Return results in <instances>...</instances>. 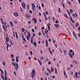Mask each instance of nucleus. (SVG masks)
Here are the masks:
<instances>
[{
    "label": "nucleus",
    "mask_w": 80,
    "mask_h": 80,
    "mask_svg": "<svg viewBox=\"0 0 80 80\" xmlns=\"http://www.w3.org/2000/svg\"><path fill=\"white\" fill-rule=\"evenodd\" d=\"M30 53L31 54V55H33V54H32V51H30Z\"/></svg>",
    "instance_id": "nucleus-55"
},
{
    "label": "nucleus",
    "mask_w": 80,
    "mask_h": 80,
    "mask_svg": "<svg viewBox=\"0 0 80 80\" xmlns=\"http://www.w3.org/2000/svg\"><path fill=\"white\" fill-rule=\"evenodd\" d=\"M4 72L5 73V76H6V75H7V72L5 70Z\"/></svg>",
    "instance_id": "nucleus-37"
},
{
    "label": "nucleus",
    "mask_w": 80,
    "mask_h": 80,
    "mask_svg": "<svg viewBox=\"0 0 80 80\" xmlns=\"http://www.w3.org/2000/svg\"><path fill=\"white\" fill-rule=\"evenodd\" d=\"M24 28H22V32H24Z\"/></svg>",
    "instance_id": "nucleus-42"
},
{
    "label": "nucleus",
    "mask_w": 80,
    "mask_h": 80,
    "mask_svg": "<svg viewBox=\"0 0 80 80\" xmlns=\"http://www.w3.org/2000/svg\"><path fill=\"white\" fill-rule=\"evenodd\" d=\"M68 15H69L70 16L71 14H70V12H69V11H68Z\"/></svg>",
    "instance_id": "nucleus-59"
},
{
    "label": "nucleus",
    "mask_w": 80,
    "mask_h": 80,
    "mask_svg": "<svg viewBox=\"0 0 80 80\" xmlns=\"http://www.w3.org/2000/svg\"><path fill=\"white\" fill-rule=\"evenodd\" d=\"M54 26H55V27L58 28V27H59V24H55Z\"/></svg>",
    "instance_id": "nucleus-17"
},
{
    "label": "nucleus",
    "mask_w": 80,
    "mask_h": 80,
    "mask_svg": "<svg viewBox=\"0 0 80 80\" xmlns=\"http://www.w3.org/2000/svg\"><path fill=\"white\" fill-rule=\"evenodd\" d=\"M27 33L28 35V36L29 37H30V32H27Z\"/></svg>",
    "instance_id": "nucleus-21"
},
{
    "label": "nucleus",
    "mask_w": 80,
    "mask_h": 80,
    "mask_svg": "<svg viewBox=\"0 0 80 80\" xmlns=\"http://www.w3.org/2000/svg\"><path fill=\"white\" fill-rule=\"evenodd\" d=\"M16 62H18V57L17 56L16 58Z\"/></svg>",
    "instance_id": "nucleus-20"
},
{
    "label": "nucleus",
    "mask_w": 80,
    "mask_h": 80,
    "mask_svg": "<svg viewBox=\"0 0 80 80\" xmlns=\"http://www.w3.org/2000/svg\"><path fill=\"white\" fill-rule=\"evenodd\" d=\"M5 38H6V42H7L8 43V41L10 40V39H9V38H8V37H6Z\"/></svg>",
    "instance_id": "nucleus-9"
},
{
    "label": "nucleus",
    "mask_w": 80,
    "mask_h": 80,
    "mask_svg": "<svg viewBox=\"0 0 80 80\" xmlns=\"http://www.w3.org/2000/svg\"><path fill=\"white\" fill-rule=\"evenodd\" d=\"M27 39L28 40H29V39H30L28 37V36H27Z\"/></svg>",
    "instance_id": "nucleus-46"
},
{
    "label": "nucleus",
    "mask_w": 80,
    "mask_h": 80,
    "mask_svg": "<svg viewBox=\"0 0 80 80\" xmlns=\"http://www.w3.org/2000/svg\"><path fill=\"white\" fill-rule=\"evenodd\" d=\"M46 15H48V11H46Z\"/></svg>",
    "instance_id": "nucleus-43"
},
{
    "label": "nucleus",
    "mask_w": 80,
    "mask_h": 80,
    "mask_svg": "<svg viewBox=\"0 0 80 80\" xmlns=\"http://www.w3.org/2000/svg\"><path fill=\"white\" fill-rule=\"evenodd\" d=\"M73 72L71 71V75H73Z\"/></svg>",
    "instance_id": "nucleus-51"
},
{
    "label": "nucleus",
    "mask_w": 80,
    "mask_h": 80,
    "mask_svg": "<svg viewBox=\"0 0 80 80\" xmlns=\"http://www.w3.org/2000/svg\"><path fill=\"white\" fill-rule=\"evenodd\" d=\"M23 39V41H24V42H26V40L25 39V38H24Z\"/></svg>",
    "instance_id": "nucleus-47"
},
{
    "label": "nucleus",
    "mask_w": 80,
    "mask_h": 80,
    "mask_svg": "<svg viewBox=\"0 0 80 80\" xmlns=\"http://www.w3.org/2000/svg\"><path fill=\"white\" fill-rule=\"evenodd\" d=\"M32 10L33 11H34L35 10V9L34 8L35 7V4H34V3H32Z\"/></svg>",
    "instance_id": "nucleus-4"
},
{
    "label": "nucleus",
    "mask_w": 80,
    "mask_h": 80,
    "mask_svg": "<svg viewBox=\"0 0 80 80\" xmlns=\"http://www.w3.org/2000/svg\"><path fill=\"white\" fill-rule=\"evenodd\" d=\"M64 16L66 17V18H68V16H67V15L66 14H64Z\"/></svg>",
    "instance_id": "nucleus-24"
},
{
    "label": "nucleus",
    "mask_w": 80,
    "mask_h": 80,
    "mask_svg": "<svg viewBox=\"0 0 80 80\" xmlns=\"http://www.w3.org/2000/svg\"><path fill=\"white\" fill-rule=\"evenodd\" d=\"M61 5H62V7H65V5H64L63 3V2L61 3Z\"/></svg>",
    "instance_id": "nucleus-34"
},
{
    "label": "nucleus",
    "mask_w": 80,
    "mask_h": 80,
    "mask_svg": "<svg viewBox=\"0 0 80 80\" xmlns=\"http://www.w3.org/2000/svg\"><path fill=\"white\" fill-rule=\"evenodd\" d=\"M12 65H13L14 67H16L15 68L16 69V70H17V69H18V63L16 62L15 63L14 62H12ZM15 64L16 65H15Z\"/></svg>",
    "instance_id": "nucleus-1"
},
{
    "label": "nucleus",
    "mask_w": 80,
    "mask_h": 80,
    "mask_svg": "<svg viewBox=\"0 0 80 80\" xmlns=\"http://www.w3.org/2000/svg\"><path fill=\"white\" fill-rule=\"evenodd\" d=\"M22 8L24 9L25 8V4L24 3H22L21 4Z\"/></svg>",
    "instance_id": "nucleus-5"
},
{
    "label": "nucleus",
    "mask_w": 80,
    "mask_h": 80,
    "mask_svg": "<svg viewBox=\"0 0 80 80\" xmlns=\"http://www.w3.org/2000/svg\"><path fill=\"white\" fill-rule=\"evenodd\" d=\"M41 32H39L38 33V35L39 36H41Z\"/></svg>",
    "instance_id": "nucleus-56"
},
{
    "label": "nucleus",
    "mask_w": 80,
    "mask_h": 80,
    "mask_svg": "<svg viewBox=\"0 0 80 80\" xmlns=\"http://www.w3.org/2000/svg\"><path fill=\"white\" fill-rule=\"evenodd\" d=\"M69 52H70V53H72V55H74V51H73L72 49H70L69 50Z\"/></svg>",
    "instance_id": "nucleus-10"
},
{
    "label": "nucleus",
    "mask_w": 80,
    "mask_h": 80,
    "mask_svg": "<svg viewBox=\"0 0 80 80\" xmlns=\"http://www.w3.org/2000/svg\"><path fill=\"white\" fill-rule=\"evenodd\" d=\"M35 69H33L32 71V72L31 73V77L32 78H33L34 77H35Z\"/></svg>",
    "instance_id": "nucleus-2"
},
{
    "label": "nucleus",
    "mask_w": 80,
    "mask_h": 80,
    "mask_svg": "<svg viewBox=\"0 0 80 80\" xmlns=\"http://www.w3.org/2000/svg\"><path fill=\"white\" fill-rule=\"evenodd\" d=\"M67 3H68V5H71V2H70V1H68Z\"/></svg>",
    "instance_id": "nucleus-31"
},
{
    "label": "nucleus",
    "mask_w": 80,
    "mask_h": 80,
    "mask_svg": "<svg viewBox=\"0 0 80 80\" xmlns=\"http://www.w3.org/2000/svg\"><path fill=\"white\" fill-rule=\"evenodd\" d=\"M70 13H73V10L71 9H70Z\"/></svg>",
    "instance_id": "nucleus-41"
},
{
    "label": "nucleus",
    "mask_w": 80,
    "mask_h": 80,
    "mask_svg": "<svg viewBox=\"0 0 80 80\" xmlns=\"http://www.w3.org/2000/svg\"><path fill=\"white\" fill-rule=\"evenodd\" d=\"M14 15L15 16H16V17H18V14L17 12H15Z\"/></svg>",
    "instance_id": "nucleus-19"
},
{
    "label": "nucleus",
    "mask_w": 80,
    "mask_h": 80,
    "mask_svg": "<svg viewBox=\"0 0 80 80\" xmlns=\"http://www.w3.org/2000/svg\"><path fill=\"white\" fill-rule=\"evenodd\" d=\"M70 67H72V68L73 67V65H72V64H71Z\"/></svg>",
    "instance_id": "nucleus-63"
},
{
    "label": "nucleus",
    "mask_w": 80,
    "mask_h": 80,
    "mask_svg": "<svg viewBox=\"0 0 80 80\" xmlns=\"http://www.w3.org/2000/svg\"><path fill=\"white\" fill-rule=\"evenodd\" d=\"M58 9L59 13H60V12H61V11H60V8H58Z\"/></svg>",
    "instance_id": "nucleus-49"
},
{
    "label": "nucleus",
    "mask_w": 80,
    "mask_h": 80,
    "mask_svg": "<svg viewBox=\"0 0 80 80\" xmlns=\"http://www.w3.org/2000/svg\"><path fill=\"white\" fill-rule=\"evenodd\" d=\"M75 62L76 64H78V62H77V61L75 60Z\"/></svg>",
    "instance_id": "nucleus-57"
},
{
    "label": "nucleus",
    "mask_w": 80,
    "mask_h": 80,
    "mask_svg": "<svg viewBox=\"0 0 80 80\" xmlns=\"http://www.w3.org/2000/svg\"><path fill=\"white\" fill-rule=\"evenodd\" d=\"M54 70H53V68H51V72H53Z\"/></svg>",
    "instance_id": "nucleus-35"
},
{
    "label": "nucleus",
    "mask_w": 80,
    "mask_h": 80,
    "mask_svg": "<svg viewBox=\"0 0 80 80\" xmlns=\"http://www.w3.org/2000/svg\"><path fill=\"white\" fill-rule=\"evenodd\" d=\"M45 43H46V47H47L48 46V41H47V40H46Z\"/></svg>",
    "instance_id": "nucleus-12"
},
{
    "label": "nucleus",
    "mask_w": 80,
    "mask_h": 80,
    "mask_svg": "<svg viewBox=\"0 0 80 80\" xmlns=\"http://www.w3.org/2000/svg\"><path fill=\"white\" fill-rule=\"evenodd\" d=\"M7 76H5L4 80H7Z\"/></svg>",
    "instance_id": "nucleus-40"
},
{
    "label": "nucleus",
    "mask_w": 80,
    "mask_h": 80,
    "mask_svg": "<svg viewBox=\"0 0 80 80\" xmlns=\"http://www.w3.org/2000/svg\"><path fill=\"white\" fill-rule=\"evenodd\" d=\"M50 23H49L48 24H47V26L48 27V30H49V31H50Z\"/></svg>",
    "instance_id": "nucleus-7"
},
{
    "label": "nucleus",
    "mask_w": 80,
    "mask_h": 80,
    "mask_svg": "<svg viewBox=\"0 0 80 80\" xmlns=\"http://www.w3.org/2000/svg\"><path fill=\"white\" fill-rule=\"evenodd\" d=\"M5 43H6V44H7V45L8 46V47H9V44H8L7 43L6 41H5Z\"/></svg>",
    "instance_id": "nucleus-52"
},
{
    "label": "nucleus",
    "mask_w": 80,
    "mask_h": 80,
    "mask_svg": "<svg viewBox=\"0 0 80 80\" xmlns=\"http://www.w3.org/2000/svg\"><path fill=\"white\" fill-rule=\"evenodd\" d=\"M11 56L12 58H13V57H14V55L13 54H12L11 55Z\"/></svg>",
    "instance_id": "nucleus-38"
},
{
    "label": "nucleus",
    "mask_w": 80,
    "mask_h": 80,
    "mask_svg": "<svg viewBox=\"0 0 80 80\" xmlns=\"http://www.w3.org/2000/svg\"><path fill=\"white\" fill-rule=\"evenodd\" d=\"M55 73L56 74H57V68H55Z\"/></svg>",
    "instance_id": "nucleus-29"
},
{
    "label": "nucleus",
    "mask_w": 80,
    "mask_h": 80,
    "mask_svg": "<svg viewBox=\"0 0 80 80\" xmlns=\"http://www.w3.org/2000/svg\"><path fill=\"white\" fill-rule=\"evenodd\" d=\"M75 77L76 78L78 77V72H76L75 73Z\"/></svg>",
    "instance_id": "nucleus-16"
},
{
    "label": "nucleus",
    "mask_w": 80,
    "mask_h": 80,
    "mask_svg": "<svg viewBox=\"0 0 80 80\" xmlns=\"http://www.w3.org/2000/svg\"><path fill=\"white\" fill-rule=\"evenodd\" d=\"M0 19L2 23V25H4V22H3V18H1Z\"/></svg>",
    "instance_id": "nucleus-15"
},
{
    "label": "nucleus",
    "mask_w": 80,
    "mask_h": 80,
    "mask_svg": "<svg viewBox=\"0 0 80 80\" xmlns=\"http://www.w3.org/2000/svg\"><path fill=\"white\" fill-rule=\"evenodd\" d=\"M26 17L27 18H31V16L29 15V14L27 13L26 14Z\"/></svg>",
    "instance_id": "nucleus-3"
},
{
    "label": "nucleus",
    "mask_w": 80,
    "mask_h": 80,
    "mask_svg": "<svg viewBox=\"0 0 80 80\" xmlns=\"http://www.w3.org/2000/svg\"><path fill=\"white\" fill-rule=\"evenodd\" d=\"M42 30H44V29H45V28L44 27H42Z\"/></svg>",
    "instance_id": "nucleus-62"
},
{
    "label": "nucleus",
    "mask_w": 80,
    "mask_h": 80,
    "mask_svg": "<svg viewBox=\"0 0 80 80\" xmlns=\"http://www.w3.org/2000/svg\"><path fill=\"white\" fill-rule=\"evenodd\" d=\"M27 9H29V6H28V4L27 5Z\"/></svg>",
    "instance_id": "nucleus-58"
},
{
    "label": "nucleus",
    "mask_w": 80,
    "mask_h": 80,
    "mask_svg": "<svg viewBox=\"0 0 80 80\" xmlns=\"http://www.w3.org/2000/svg\"><path fill=\"white\" fill-rule=\"evenodd\" d=\"M29 13H32V11L31 10H30L29 11Z\"/></svg>",
    "instance_id": "nucleus-53"
},
{
    "label": "nucleus",
    "mask_w": 80,
    "mask_h": 80,
    "mask_svg": "<svg viewBox=\"0 0 80 80\" xmlns=\"http://www.w3.org/2000/svg\"><path fill=\"white\" fill-rule=\"evenodd\" d=\"M64 74L66 78H67V74H66L65 73V71H64Z\"/></svg>",
    "instance_id": "nucleus-25"
},
{
    "label": "nucleus",
    "mask_w": 80,
    "mask_h": 80,
    "mask_svg": "<svg viewBox=\"0 0 80 80\" xmlns=\"http://www.w3.org/2000/svg\"><path fill=\"white\" fill-rule=\"evenodd\" d=\"M10 42L11 43V44L12 45H13V42H12V41L11 40H10Z\"/></svg>",
    "instance_id": "nucleus-39"
},
{
    "label": "nucleus",
    "mask_w": 80,
    "mask_h": 80,
    "mask_svg": "<svg viewBox=\"0 0 80 80\" xmlns=\"http://www.w3.org/2000/svg\"><path fill=\"white\" fill-rule=\"evenodd\" d=\"M51 64V62H50V61H49L48 62V65H50Z\"/></svg>",
    "instance_id": "nucleus-54"
},
{
    "label": "nucleus",
    "mask_w": 80,
    "mask_h": 80,
    "mask_svg": "<svg viewBox=\"0 0 80 80\" xmlns=\"http://www.w3.org/2000/svg\"><path fill=\"white\" fill-rule=\"evenodd\" d=\"M31 43H32V44H33V40L31 39Z\"/></svg>",
    "instance_id": "nucleus-61"
},
{
    "label": "nucleus",
    "mask_w": 80,
    "mask_h": 80,
    "mask_svg": "<svg viewBox=\"0 0 80 80\" xmlns=\"http://www.w3.org/2000/svg\"><path fill=\"white\" fill-rule=\"evenodd\" d=\"M2 27L3 28V30H5V31L7 32V29H6V28H5V26H2Z\"/></svg>",
    "instance_id": "nucleus-32"
},
{
    "label": "nucleus",
    "mask_w": 80,
    "mask_h": 80,
    "mask_svg": "<svg viewBox=\"0 0 80 80\" xmlns=\"http://www.w3.org/2000/svg\"><path fill=\"white\" fill-rule=\"evenodd\" d=\"M38 61L40 65L41 66H42V61H40V60H39V59H38Z\"/></svg>",
    "instance_id": "nucleus-18"
},
{
    "label": "nucleus",
    "mask_w": 80,
    "mask_h": 80,
    "mask_svg": "<svg viewBox=\"0 0 80 80\" xmlns=\"http://www.w3.org/2000/svg\"><path fill=\"white\" fill-rule=\"evenodd\" d=\"M3 65H4V66H5V61H3V62L2 64Z\"/></svg>",
    "instance_id": "nucleus-44"
},
{
    "label": "nucleus",
    "mask_w": 80,
    "mask_h": 80,
    "mask_svg": "<svg viewBox=\"0 0 80 80\" xmlns=\"http://www.w3.org/2000/svg\"><path fill=\"white\" fill-rule=\"evenodd\" d=\"M64 53L65 54V55H66L67 54V51H65V50H64Z\"/></svg>",
    "instance_id": "nucleus-33"
},
{
    "label": "nucleus",
    "mask_w": 80,
    "mask_h": 80,
    "mask_svg": "<svg viewBox=\"0 0 80 80\" xmlns=\"http://www.w3.org/2000/svg\"><path fill=\"white\" fill-rule=\"evenodd\" d=\"M40 59L41 60H43V56H41V57L40 58Z\"/></svg>",
    "instance_id": "nucleus-28"
},
{
    "label": "nucleus",
    "mask_w": 80,
    "mask_h": 80,
    "mask_svg": "<svg viewBox=\"0 0 80 80\" xmlns=\"http://www.w3.org/2000/svg\"><path fill=\"white\" fill-rule=\"evenodd\" d=\"M42 7L43 8L44 7V5L43 4H42Z\"/></svg>",
    "instance_id": "nucleus-60"
},
{
    "label": "nucleus",
    "mask_w": 80,
    "mask_h": 80,
    "mask_svg": "<svg viewBox=\"0 0 80 80\" xmlns=\"http://www.w3.org/2000/svg\"><path fill=\"white\" fill-rule=\"evenodd\" d=\"M33 44H34L35 47H37V43H36V42H33Z\"/></svg>",
    "instance_id": "nucleus-27"
},
{
    "label": "nucleus",
    "mask_w": 80,
    "mask_h": 80,
    "mask_svg": "<svg viewBox=\"0 0 80 80\" xmlns=\"http://www.w3.org/2000/svg\"><path fill=\"white\" fill-rule=\"evenodd\" d=\"M79 26V23L78 22H77L76 23V27H78Z\"/></svg>",
    "instance_id": "nucleus-23"
},
{
    "label": "nucleus",
    "mask_w": 80,
    "mask_h": 80,
    "mask_svg": "<svg viewBox=\"0 0 80 80\" xmlns=\"http://www.w3.org/2000/svg\"><path fill=\"white\" fill-rule=\"evenodd\" d=\"M28 24H31V22H30V21H29V22H28Z\"/></svg>",
    "instance_id": "nucleus-64"
},
{
    "label": "nucleus",
    "mask_w": 80,
    "mask_h": 80,
    "mask_svg": "<svg viewBox=\"0 0 80 80\" xmlns=\"http://www.w3.org/2000/svg\"><path fill=\"white\" fill-rule=\"evenodd\" d=\"M70 20L73 23H75V21H73V19H72V17L70 16Z\"/></svg>",
    "instance_id": "nucleus-8"
},
{
    "label": "nucleus",
    "mask_w": 80,
    "mask_h": 80,
    "mask_svg": "<svg viewBox=\"0 0 80 80\" xmlns=\"http://www.w3.org/2000/svg\"><path fill=\"white\" fill-rule=\"evenodd\" d=\"M68 53H69V55H70V58H72L73 57V54H71V53H70L69 52H68Z\"/></svg>",
    "instance_id": "nucleus-14"
},
{
    "label": "nucleus",
    "mask_w": 80,
    "mask_h": 80,
    "mask_svg": "<svg viewBox=\"0 0 80 80\" xmlns=\"http://www.w3.org/2000/svg\"><path fill=\"white\" fill-rule=\"evenodd\" d=\"M32 31L33 33L35 32V30H34V29L33 28L32 29Z\"/></svg>",
    "instance_id": "nucleus-36"
},
{
    "label": "nucleus",
    "mask_w": 80,
    "mask_h": 80,
    "mask_svg": "<svg viewBox=\"0 0 80 80\" xmlns=\"http://www.w3.org/2000/svg\"><path fill=\"white\" fill-rule=\"evenodd\" d=\"M72 16L73 17H78V15H77V13H75V14H72Z\"/></svg>",
    "instance_id": "nucleus-6"
},
{
    "label": "nucleus",
    "mask_w": 80,
    "mask_h": 80,
    "mask_svg": "<svg viewBox=\"0 0 80 80\" xmlns=\"http://www.w3.org/2000/svg\"><path fill=\"white\" fill-rule=\"evenodd\" d=\"M10 24L11 25V27H13V23H12L11 21L10 22Z\"/></svg>",
    "instance_id": "nucleus-30"
},
{
    "label": "nucleus",
    "mask_w": 80,
    "mask_h": 80,
    "mask_svg": "<svg viewBox=\"0 0 80 80\" xmlns=\"http://www.w3.org/2000/svg\"><path fill=\"white\" fill-rule=\"evenodd\" d=\"M55 23H58L59 22H58V20H56V21H55Z\"/></svg>",
    "instance_id": "nucleus-45"
},
{
    "label": "nucleus",
    "mask_w": 80,
    "mask_h": 80,
    "mask_svg": "<svg viewBox=\"0 0 80 80\" xmlns=\"http://www.w3.org/2000/svg\"><path fill=\"white\" fill-rule=\"evenodd\" d=\"M20 9L21 11L22 12H23V10L22 9V7H21L20 8Z\"/></svg>",
    "instance_id": "nucleus-48"
},
{
    "label": "nucleus",
    "mask_w": 80,
    "mask_h": 80,
    "mask_svg": "<svg viewBox=\"0 0 80 80\" xmlns=\"http://www.w3.org/2000/svg\"><path fill=\"white\" fill-rule=\"evenodd\" d=\"M1 78H2V79H4V77H3V76L2 75Z\"/></svg>",
    "instance_id": "nucleus-50"
},
{
    "label": "nucleus",
    "mask_w": 80,
    "mask_h": 80,
    "mask_svg": "<svg viewBox=\"0 0 80 80\" xmlns=\"http://www.w3.org/2000/svg\"><path fill=\"white\" fill-rule=\"evenodd\" d=\"M43 15L45 18V20L46 21V20H48V18H47V17L46 16V15H45V12H43Z\"/></svg>",
    "instance_id": "nucleus-13"
},
{
    "label": "nucleus",
    "mask_w": 80,
    "mask_h": 80,
    "mask_svg": "<svg viewBox=\"0 0 80 80\" xmlns=\"http://www.w3.org/2000/svg\"><path fill=\"white\" fill-rule=\"evenodd\" d=\"M47 70L49 72V73H51V71L48 69H47Z\"/></svg>",
    "instance_id": "nucleus-26"
},
{
    "label": "nucleus",
    "mask_w": 80,
    "mask_h": 80,
    "mask_svg": "<svg viewBox=\"0 0 80 80\" xmlns=\"http://www.w3.org/2000/svg\"><path fill=\"white\" fill-rule=\"evenodd\" d=\"M32 21H34L35 23H37V19L35 18H33Z\"/></svg>",
    "instance_id": "nucleus-11"
},
{
    "label": "nucleus",
    "mask_w": 80,
    "mask_h": 80,
    "mask_svg": "<svg viewBox=\"0 0 80 80\" xmlns=\"http://www.w3.org/2000/svg\"><path fill=\"white\" fill-rule=\"evenodd\" d=\"M73 35L74 36L76 39H77V35H76V34H73Z\"/></svg>",
    "instance_id": "nucleus-22"
}]
</instances>
